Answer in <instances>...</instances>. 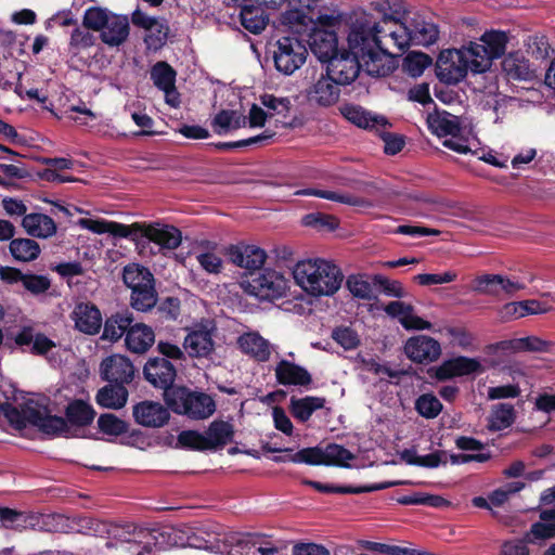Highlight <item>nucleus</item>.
<instances>
[{"instance_id":"obj_18","label":"nucleus","mask_w":555,"mask_h":555,"mask_svg":"<svg viewBox=\"0 0 555 555\" xmlns=\"http://www.w3.org/2000/svg\"><path fill=\"white\" fill-rule=\"evenodd\" d=\"M287 0H245V30L260 34L269 23L264 9H278Z\"/></svg>"},{"instance_id":"obj_30","label":"nucleus","mask_w":555,"mask_h":555,"mask_svg":"<svg viewBox=\"0 0 555 555\" xmlns=\"http://www.w3.org/2000/svg\"><path fill=\"white\" fill-rule=\"evenodd\" d=\"M339 85H336L334 79L326 73L321 74V77L311 87L308 93L311 101L324 107L335 104L339 99Z\"/></svg>"},{"instance_id":"obj_19","label":"nucleus","mask_w":555,"mask_h":555,"mask_svg":"<svg viewBox=\"0 0 555 555\" xmlns=\"http://www.w3.org/2000/svg\"><path fill=\"white\" fill-rule=\"evenodd\" d=\"M70 318L75 328L86 335H96L103 326L101 310L91 301L76 304Z\"/></svg>"},{"instance_id":"obj_39","label":"nucleus","mask_w":555,"mask_h":555,"mask_svg":"<svg viewBox=\"0 0 555 555\" xmlns=\"http://www.w3.org/2000/svg\"><path fill=\"white\" fill-rule=\"evenodd\" d=\"M278 553L279 547L273 544L269 534L245 530V555H275Z\"/></svg>"},{"instance_id":"obj_63","label":"nucleus","mask_w":555,"mask_h":555,"mask_svg":"<svg viewBox=\"0 0 555 555\" xmlns=\"http://www.w3.org/2000/svg\"><path fill=\"white\" fill-rule=\"evenodd\" d=\"M168 26L162 22H157L153 31H149L144 37V42L149 49L158 50L166 44L168 37Z\"/></svg>"},{"instance_id":"obj_16","label":"nucleus","mask_w":555,"mask_h":555,"mask_svg":"<svg viewBox=\"0 0 555 555\" xmlns=\"http://www.w3.org/2000/svg\"><path fill=\"white\" fill-rule=\"evenodd\" d=\"M306 36L308 39L305 43L309 44L311 52L322 63L338 53V39L334 30L321 28L315 24Z\"/></svg>"},{"instance_id":"obj_33","label":"nucleus","mask_w":555,"mask_h":555,"mask_svg":"<svg viewBox=\"0 0 555 555\" xmlns=\"http://www.w3.org/2000/svg\"><path fill=\"white\" fill-rule=\"evenodd\" d=\"M260 103L270 115L271 120H274L275 127L285 128L291 126L289 113L292 103L288 98H276L273 94H263L260 96Z\"/></svg>"},{"instance_id":"obj_38","label":"nucleus","mask_w":555,"mask_h":555,"mask_svg":"<svg viewBox=\"0 0 555 555\" xmlns=\"http://www.w3.org/2000/svg\"><path fill=\"white\" fill-rule=\"evenodd\" d=\"M296 195L317 196L332 202L347 204L357 207H369L371 203L362 197L347 193H338L334 191L320 190L314 188L301 189L295 192Z\"/></svg>"},{"instance_id":"obj_60","label":"nucleus","mask_w":555,"mask_h":555,"mask_svg":"<svg viewBox=\"0 0 555 555\" xmlns=\"http://www.w3.org/2000/svg\"><path fill=\"white\" fill-rule=\"evenodd\" d=\"M23 286L33 295H41L51 287V281L46 275L26 273Z\"/></svg>"},{"instance_id":"obj_56","label":"nucleus","mask_w":555,"mask_h":555,"mask_svg":"<svg viewBox=\"0 0 555 555\" xmlns=\"http://www.w3.org/2000/svg\"><path fill=\"white\" fill-rule=\"evenodd\" d=\"M538 540L533 535H529L528 531L522 539L504 541L501 545L500 555H530L528 543H534Z\"/></svg>"},{"instance_id":"obj_4","label":"nucleus","mask_w":555,"mask_h":555,"mask_svg":"<svg viewBox=\"0 0 555 555\" xmlns=\"http://www.w3.org/2000/svg\"><path fill=\"white\" fill-rule=\"evenodd\" d=\"M0 413L16 430L31 425L42 434L57 435L67 429L62 416L51 415L47 406L39 405L34 400L21 404L20 408L9 402L0 403Z\"/></svg>"},{"instance_id":"obj_2","label":"nucleus","mask_w":555,"mask_h":555,"mask_svg":"<svg viewBox=\"0 0 555 555\" xmlns=\"http://www.w3.org/2000/svg\"><path fill=\"white\" fill-rule=\"evenodd\" d=\"M293 276L296 284L313 297L335 295L344 281L340 268L322 258L296 261Z\"/></svg>"},{"instance_id":"obj_53","label":"nucleus","mask_w":555,"mask_h":555,"mask_svg":"<svg viewBox=\"0 0 555 555\" xmlns=\"http://www.w3.org/2000/svg\"><path fill=\"white\" fill-rule=\"evenodd\" d=\"M433 63L431 57L424 52H410L403 60V69L411 77L421 76Z\"/></svg>"},{"instance_id":"obj_35","label":"nucleus","mask_w":555,"mask_h":555,"mask_svg":"<svg viewBox=\"0 0 555 555\" xmlns=\"http://www.w3.org/2000/svg\"><path fill=\"white\" fill-rule=\"evenodd\" d=\"M326 399L323 397L306 396L296 398L293 396L289 400V413L299 423H306L312 414L324 408Z\"/></svg>"},{"instance_id":"obj_25","label":"nucleus","mask_w":555,"mask_h":555,"mask_svg":"<svg viewBox=\"0 0 555 555\" xmlns=\"http://www.w3.org/2000/svg\"><path fill=\"white\" fill-rule=\"evenodd\" d=\"M502 69L506 77L517 81H530L537 77L529 60L520 51L509 52L502 61Z\"/></svg>"},{"instance_id":"obj_42","label":"nucleus","mask_w":555,"mask_h":555,"mask_svg":"<svg viewBox=\"0 0 555 555\" xmlns=\"http://www.w3.org/2000/svg\"><path fill=\"white\" fill-rule=\"evenodd\" d=\"M516 420V411L511 403H499L493 406L488 429L490 431H500L511 427Z\"/></svg>"},{"instance_id":"obj_41","label":"nucleus","mask_w":555,"mask_h":555,"mask_svg":"<svg viewBox=\"0 0 555 555\" xmlns=\"http://www.w3.org/2000/svg\"><path fill=\"white\" fill-rule=\"evenodd\" d=\"M233 435V426L224 421H214L205 431L209 450L224 447L232 441Z\"/></svg>"},{"instance_id":"obj_26","label":"nucleus","mask_w":555,"mask_h":555,"mask_svg":"<svg viewBox=\"0 0 555 555\" xmlns=\"http://www.w3.org/2000/svg\"><path fill=\"white\" fill-rule=\"evenodd\" d=\"M142 237L159 245L164 249H177L182 242L181 231L173 225L158 228L154 224H144Z\"/></svg>"},{"instance_id":"obj_5","label":"nucleus","mask_w":555,"mask_h":555,"mask_svg":"<svg viewBox=\"0 0 555 555\" xmlns=\"http://www.w3.org/2000/svg\"><path fill=\"white\" fill-rule=\"evenodd\" d=\"M122 282L131 289L130 305L141 312H147L157 305L158 294L155 279L149 268L139 263H129L122 269Z\"/></svg>"},{"instance_id":"obj_37","label":"nucleus","mask_w":555,"mask_h":555,"mask_svg":"<svg viewBox=\"0 0 555 555\" xmlns=\"http://www.w3.org/2000/svg\"><path fill=\"white\" fill-rule=\"evenodd\" d=\"M343 116L353 125L360 128H375L377 126L386 127L388 121L384 117L372 116L360 105L346 104L340 108Z\"/></svg>"},{"instance_id":"obj_3","label":"nucleus","mask_w":555,"mask_h":555,"mask_svg":"<svg viewBox=\"0 0 555 555\" xmlns=\"http://www.w3.org/2000/svg\"><path fill=\"white\" fill-rule=\"evenodd\" d=\"M383 0L372 3L376 15L362 13L357 16L350 25L348 34V48L352 55L362 60L366 52L371 53L376 48H380L383 42L389 40L388 25L385 23L388 11L382 8Z\"/></svg>"},{"instance_id":"obj_49","label":"nucleus","mask_w":555,"mask_h":555,"mask_svg":"<svg viewBox=\"0 0 555 555\" xmlns=\"http://www.w3.org/2000/svg\"><path fill=\"white\" fill-rule=\"evenodd\" d=\"M114 13L106 8L101 7H90L85 11L82 25L87 29H91L93 31H101L107 23H109V18Z\"/></svg>"},{"instance_id":"obj_48","label":"nucleus","mask_w":555,"mask_h":555,"mask_svg":"<svg viewBox=\"0 0 555 555\" xmlns=\"http://www.w3.org/2000/svg\"><path fill=\"white\" fill-rule=\"evenodd\" d=\"M401 505H425L431 507L449 506L450 502L437 494H429L424 492H413L409 495H402L396 499Z\"/></svg>"},{"instance_id":"obj_36","label":"nucleus","mask_w":555,"mask_h":555,"mask_svg":"<svg viewBox=\"0 0 555 555\" xmlns=\"http://www.w3.org/2000/svg\"><path fill=\"white\" fill-rule=\"evenodd\" d=\"M128 397L129 391L125 386L108 383L98 390L95 401L101 408L119 410L126 405Z\"/></svg>"},{"instance_id":"obj_7","label":"nucleus","mask_w":555,"mask_h":555,"mask_svg":"<svg viewBox=\"0 0 555 555\" xmlns=\"http://www.w3.org/2000/svg\"><path fill=\"white\" fill-rule=\"evenodd\" d=\"M288 280L273 269H264L254 276L245 279V294L260 301H273L286 295Z\"/></svg>"},{"instance_id":"obj_50","label":"nucleus","mask_w":555,"mask_h":555,"mask_svg":"<svg viewBox=\"0 0 555 555\" xmlns=\"http://www.w3.org/2000/svg\"><path fill=\"white\" fill-rule=\"evenodd\" d=\"M480 41L485 43L492 60H496L504 55L508 38L504 31L490 30L481 36Z\"/></svg>"},{"instance_id":"obj_54","label":"nucleus","mask_w":555,"mask_h":555,"mask_svg":"<svg viewBox=\"0 0 555 555\" xmlns=\"http://www.w3.org/2000/svg\"><path fill=\"white\" fill-rule=\"evenodd\" d=\"M346 286L353 297L371 300L377 297L373 294L372 284L363 275L352 274L347 278Z\"/></svg>"},{"instance_id":"obj_10","label":"nucleus","mask_w":555,"mask_h":555,"mask_svg":"<svg viewBox=\"0 0 555 555\" xmlns=\"http://www.w3.org/2000/svg\"><path fill=\"white\" fill-rule=\"evenodd\" d=\"M468 60L456 49L443 50L436 62V75L441 82L456 85L467 75Z\"/></svg>"},{"instance_id":"obj_8","label":"nucleus","mask_w":555,"mask_h":555,"mask_svg":"<svg viewBox=\"0 0 555 555\" xmlns=\"http://www.w3.org/2000/svg\"><path fill=\"white\" fill-rule=\"evenodd\" d=\"M307 55L305 40L286 35L278 39L273 51V61L276 70L284 75H292L305 64Z\"/></svg>"},{"instance_id":"obj_40","label":"nucleus","mask_w":555,"mask_h":555,"mask_svg":"<svg viewBox=\"0 0 555 555\" xmlns=\"http://www.w3.org/2000/svg\"><path fill=\"white\" fill-rule=\"evenodd\" d=\"M551 343L543 340L537 336H528L522 338H515L503 340L499 343V347L503 350L517 351H532V352H548L551 350Z\"/></svg>"},{"instance_id":"obj_61","label":"nucleus","mask_w":555,"mask_h":555,"mask_svg":"<svg viewBox=\"0 0 555 555\" xmlns=\"http://www.w3.org/2000/svg\"><path fill=\"white\" fill-rule=\"evenodd\" d=\"M293 463H305L308 465H324L323 449L320 447L304 448L295 452Z\"/></svg>"},{"instance_id":"obj_46","label":"nucleus","mask_w":555,"mask_h":555,"mask_svg":"<svg viewBox=\"0 0 555 555\" xmlns=\"http://www.w3.org/2000/svg\"><path fill=\"white\" fill-rule=\"evenodd\" d=\"M324 466H338L349 468L348 461L356 459V455L346 449L344 446L337 443H328L323 449Z\"/></svg>"},{"instance_id":"obj_55","label":"nucleus","mask_w":555,"mask_h":555,"mask_svg":"<svg viewBox=\"0 0 555 555\" xmlns=\"http://www.w3.org/2000/svg\"><path fill=\"white\" fill-rule=\"evenodd\" d=\"M302 224L319 231L331 232L338 228L339 221L332 215L323 212H311L302 218Z\"/></svg>"},{"instance_id":"obj_64","label":"nucleus","mask_w":555,"mask_h":555,"mask_svg":"<svg viewBox=\"0 0 555 555\" xmlns=\"http://www.w3.org/2000/svg\"><path fill=\"white\" fill-rule=\"evenodd\" d=\"M551 46L546 36L534 35L528 39V51L537 60H545L550 55Z\"/></svg>"},{"instance_id":"obj_9","label":"nucleus","mask_w":555,"mask_h":555,"mask_svg":"<svg viewBox=\"0 0 555 555\" xmlns=\"http://www.w3.org/2000/svg\"><path fill=\"white\" fill-rule=\"evenodd\" d=\"M144 379L156 389L163 390L164 401L175 396L181 386L175 385L177 367L165 358L150 357L143 366Z\"/></svg>"},{"instance_id":"obj_27","label":"nucleus","mask_w":555,"mask_h":555,"mask_svg":"<svg viewBox=\"0 0 555 555\" xmlns=\"http://www.w3.org/2000/svg\"><path fill=\"white\" fill-rule=\"evenodd\" d=\"M155 333L144 323H132L125 337L126 348L138 354H143L154 345Z\"/></svg>"},{"instance_id":"obj_28","label":"nucleus","mask_w":555,"mask_h":555,"mask_svg":"<svg viewBox=\"0 0 555 555\" xmlns=\"http://www.w3.org/2000/svg\"><path fill=\"white\" fill-rule=\"evenodd\" d=\"M129 33L128 16L114 13L109 23L100 31V39L111 48L119 47L127 41Z\"/></svg>"},{"instance_id":"obj_51","label":"nucleus","mask_w":555,"mask_h":555,"mask_svg":"<svg viewBox=\"0 0 555 555\" xmlns=\"http://www.w3.org/2000/svg\"><path fill=\"white\" fill-rule=\"evenodd\" d=\"M98 427L101 433L108 436H121L128 433L129 425L115 414L104 413L98 418Z\"/></svg>"},{"instance_id":"obj_17","label":"nucleus","mask_w":555,"mask_h":555,"mask_svg":"<svg viewBox=\"0 0 555 555\" xmlns=\"http://www.w3.org/2000/svg\"><path fill=\"white\" fill-rule=\"evenodd\" d=\"M176 77L177 72L166 61H158L151 68V79L154 86L165 93L166 103L171 107H178L180 104Z\"/></svg>"},{"instance_id":"obj_14","label":"nucleus","mask_w":555,"mask_h":555,"mask_svg":"<svg viewBox=\"0 0 555 555\" xmlns=\"http://www.w3.org/2000/svg\"><path fill=\"white\" fill-rule=\"evenodd\" d=\"M100 372L103 380L126 387L133 380L135 369L126 356L112 354L101 362Z\"/></svg>"},{"instance_id":"obj_21","label":"nucleus","mask_w":555,"mask_h":555,"mask_svg":"<svg viewBox=\"0 0 555 555\" xmlns=\"http://www.w3.org/2000/svg\"><path fill=\"white\" fill-rule=\"evenodd\" d=\"M304 485L309 486L321 493H337V494H361L367 492H374L378 490L388 489L399 485H412V481H385L380 483H374L369 486H336L331 483H322L320 481L305 479Z\"/></svg>"},{"instance_id":"obj_12","label":"nucleus","mask_w":555,"mask_h":555,"mask_svg":"<svg viewBox=\"0 0 555 555\" xmlns=\"http://www.w3.org/2000/svg\"><path fill=\"white\" fill-rule=\"evenodd\" d=\"M389 40L383 42L380 48H376L371 53L366 52V56L362 59V66L364 70L372 77H386L395 72L398 67L397 56L401 53L398 51L393 53Z\"/></svg>"},{"instance_id":"obj_43","label":"nucleus","mask_w":555,"mask_h":555,"mask_svg":"<svg viewBox=\"0 0 555 555\" xmlns=\"http://www.w3.org/2000/svg\"><path fill=\"white\" fill-rule=\"evenodd\" d=\"M270 343L257 332H245V354L257 362H266L271 356Z\"/></svg>"},{"instance_id":"obj_32","label":"nucleus","mask_w":555,"mask_h":555,"mask_svg":"<svg viewBox=\"0 0 555 555\" xmlns=\"http://www.w3.org/2000/svg\"><path fill=\"white\" fill-rule=\"evenodd\" d=\"M291 9L281 14L280 22L283 26L287 27L288 31L293 35H298L299 38L306 36L311 27L315 25L313 18L308 16L305 8L289 7Z\"/></svg>"},{"instance_id":"obj_11","label":"nucleus","mask_w":555,"mask_h":555,"mask_svg":"<svg viewBox=\"0 0 555 555\" xmlns=\"http://www.w3.org/2000/svg\"><path fill=\"white\" fill-rule=\"evenodd\" d=\"M525 288V283L502 274H481L473 281L474 292L496 298L513 297Z\"/></svg>"},{"instance_id":"obj_1","label":"nucleus","mask_w":555,"mask_h":555,"mask_svg":"<svg viewBox=\"0 0 555 555\" xmlns=\"http://www.w3.org/2000/svg\"><path fill=\"white\" fill-rule=\"evenodd\" d=\"M383 10L388 11L386 24L388 25L389 41L399 53L411 46L428 47L439 37L436 24L416 16L408 21V11L403 0H383Z\"/></svg>"},{"instance_id":"obj_59","label":"nucleus","mask_w":555,"mask_h":555,"mask_svg":"<svg viewBox=\"0 0 555 555\" xmlns=\"http://www.w3.org/2000/svg\"><path fill=\"white\" fill-rule=\"evenodd\" d=\"M178 443L182 448L191 449V450H209L206 437L203 434H199L195 430H183L178 436Z\"/></svg>"},{"instance_id":"obj_6","label":"nucleus","mask_w":555,"mask_h":555,"mask_svg":"<svg viewBox=\"0 0 555 555\" xmlns=\"http://www.w3.org/2000/svg\"><path fill=\"white\" fill-rule=\"evenodd\" d=\"M172 412L186 415L193 420L209 417L216 410L214 399L204 392L192 391L185 386L176 390L166 404Z\"/></svg>"},{"instance_id":"obj_24","label":"nucleus","mask_w":555,"mask_h":555,"mask_svg":"<svg viewBox=\"0 0 555 555\" xmlns=\"http://www.w3.org/2000/svg\"><path fill=\"white\" fill-rule=\"evenodd\" d=\"M133 322V313L128 309L111 313L103 322L101 339L117 343L122 336L126 337Z\"/></svg>"},{"instance_id":"obj_34","label":"nucleus","mask_w":555,"mask_h":555,"mask_svg":"<svg viewBox=\"0 0 555 555\" xmlns=\"http://www.w3.org/2000/svg\"><path fill=\"white\" fill-rule=\"evenodd\" d=\"M427 124L429 130L437 137H457L461 131L459 117L446 111H436L428 114Z\"/></svg>"},{"instance_id":"obj_22","label":"nucleus","mask_w":555,"mask_h":555,"mask_svg":"<svg viewBox=\"0 0 555 555\" xmlns=\"http://www.w3.org/2000/svg\"><path fill=\"white\" fill-rule=\"evenodd\" d=\"M96 412L91 404L81 399H74L66 405L65 417H62L67 425V429L62 434L47 435L51 437H68L69 425L75 427H87L92 424Z\"/></svg>"},{"instance_id":"obj_57","label":"nucleus","mask_w":555,"mask_h":555,"mask_svg":"<svg viewBox=\"0 0 555 555\" xmlns=\"http://www.w3.org/2000/svg\"><path fill=\"white\" fill-rule=\"evenodd\" d=\"M143 223H132L130 225L119 223L116 221H109L107 233L114 237L137 240L138 236H142Z\"/></svg>"},{"instance_id":"obj_58","label":"nucleus","mask_w":555,"mask_h":555,"mask_svg":"<svg viewBox=\"0 0 555 555\" xmlns=\"http://www.w3.org/2000/svg\"><path fill=\"white\" fill-rule=\"evenodd\" d=\"M332 338L345 350L356 349L360 345L357 332L348 326H339L333 330Z\"/></svg>"},{"instance_id":"obj_44","label":"nucleus","mask_w":555,"mask_h":555,"mask_svg":"<svg viewBox=\"0 0 555 555\" xmlns=\"http://www.w3.org/2000/svg\"><path fill=\"white\" fill-rule=\"evenodd\" d=\"M9 250L15 260L29 262L40 255L39 244L31 238H13L10 242Z\"/></svg>"},{"instance_id":"obj_47","label":"nucleus","mask_w":555,"mask_h":555,"mask_svg":"<svg viewBox=\"0 0 555 555\" xmlns=\"http://www.w3.org/2000/svg\"><path fill=\"white\" fill-rule=\"evenodd\" d=\"M267 260L264 249L253 244H245V279L257 274V271L264 270L263 264Z\"/></svg>"},{"instance_id":"obj_23","label":"nucleus","mask_w":555,"mask_h":555,"mask_svg":"<svg viewBox=\"0 0 555 555\" xmlns=\"http://www.w3.org/2000/svg\"><path fill=\"white\" fill-rule=\"evenodd\" d=\"M274 373L278 384L283 386L308 387L312 384V376L306 367L286 359L276 363Z\"/></svg>"},{"instance_id":"obj_29","label":"nucleus","mask_w":555,"mask_h":555,"mask_svg":"<svg viewBox=\"0 0 555 555\" xmlns=\"http://www.w3.org/2000/svg\"><path fill=\"white\" fill-rule=\"evenodd\" d=\"M183 348L191 358L207 357L214 350L210 331L205 326L191 331L184 338Z\"/></svg>"},{"instance_id":"obj_31","label":"nucleus","mask_w":555,"mask_h":555,"mask_svg":"<svg viewBox=\"0 0 555 555\" xmlns=\"http://www.w3.org/2000/svg\"><path fill=\"white\" fill-rule=\"evenodd\" d=\"M22 227L33 237L48 238L56 233L55 221L46 214L31 212L22 219Z\"/></svg>"},{"instance_id":"obj_15","label":"nucleus","mask_w":555,"mask_h":555,"mask_svg":"<svg viewBox=\"0 0 555 555\" xmlns=\"http://www.w3.org/2000/svg\"><path fill=\"white\" fill-rule=\"evenodd\" d=\"M404 354L414 363L429 364L438 360L441 347L438 340L427 335L410 337L403 347Z\"/></svg>"},{"instance_id":"obj_52","label":"nucleus","mask_w":555,"mask_h":555,"mask_svg":"<svg viewBox=\"0 0 555 555\" xmlns=\"http://www.w3.org/2000/svg\"><path fill=\"white\" fill-rule=\"evenodd\" d=\"M416 412L425 418H435L442 411V403L431 392L423 393L415 400Z\"/></svg>"},{"instance_id":"obj_45","label":"nucleus","mask_w":555,"mask_h":555,"mask_svg":"<svg viewBox=\"0 0 555 555\" xmlns=\"http://www.w3.org/2000/svg\"><path fill=\"white\" fill-rule=\"evenodd\" d=\"M467 54L469 56L468 65L472 72L481 74L487 72L492 64V57L490 56L485 43L469 42L467 48Z\"/></svg>"},{"instance_id":"obj_20","label":"nucleus","mask_w":555,"mask_h":555,"mask_svg":"<svg viewBox=\"0 0 555 555\" xmlns=\"http://www.w3.org/2000/svg\"><path fill=\"white\" fill-rule=\"evenodd\" d=\"M168 406L151 400H144L133 405L132 415L141 426L158 428L166 425L170 418Z\"/></svg>"},{"instance_id":"obj_62","label":"nucleus","mask_w":555,"mask_h":555,"mask_svg":"<svg viewBox=\"0 0 555 555\" xmlns=\"http://www.w3.org/2000/svg\"><path fill=\"white\" fill-rule=\"evenodd\" d=\"M89 30L90 29H82L78 26L73 30L69 41L70 50L77 53L78 51L90 48L94 44L95 38Z\"/></svg>"},{"instance_id":"obj_13","label":"nucleus","mask_w":555,"mask_h":555,"mask_svg":"<svg viewBox=\"0 0 555 555\" xmlns=\"http://www.w3.org/2000/svg\"><path fill=\"white\" fill-rule=\"evenodd\" d=\"M325 63V73L339 86H348L353 82L359 76L360 69L363 68L362 60L352 55L350 51L337 53Z\"/></svg>"}]
</instances>
